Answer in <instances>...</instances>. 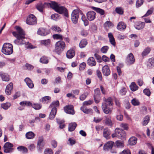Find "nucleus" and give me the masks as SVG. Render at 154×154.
<instances>
[{"mask_svg": "<svg viewBox=\"0 0 154 154\" xmlns=\"http://www.w3.org/2000/svg\"><path fill=\"white\" fill-rule=\"evenodd\" d=\"M16 29L17 32H12L13 35L17 38V39L14 41V42L17 45L26 44L29 43V42H26L24 40L25 33L23 29L18 26H16Z\"/></svg>", "mask_w": 154, "mask_h": 154, "instance_id": "nucleus-1", "label": "nucleus"}, {"mask_svg": "<svg viewBox=\"0 0 154 154\" xmlns=\"http://www.w3.org/2000/svg\"><path fill=\"white\" fill-rule=\"evenodd\" d=\"M2 52L6 55H10L13 52V48L12 44L6 43L4 44L2 50Z\"/></svg>", "mask_w": 154, "mask_h": 154, "instance_id": "nucleus-2", "label": "nucleus"}, {"mask_svg": "<svg viewBox=\"0 0 154 154\" xmlns=\"http://www.w3.org/2000/svg\"><path fill=\"white\" fill-rule=\"evenodd\" d=\"M126 136L125 132L122 129L116 128L115 130V133L112 135V137H117L120 139L125 138Z\"/></svg>", "mask_w": 154, "mask_h": 154, "instance_id": "nucleus-3", "label": "nucleus"}, {"mask_svg": "<svg viewBox=\"0 0 154 154\" xmlns=\"http://www.w3.org/2000/svg\"><path fill=\"white\" fill-rule=\"evenodd\" d=\"M79 14L81 15L83 14L82 11L78 8L74 10L72 13L71 20L72 22L75 24H76L78 22Z\"/></svg>", "mask_w": 154, "mask_h": 154, "instance_id": "nucleus-4", "label": "nucleus"}, {"mask_svg": "<svg viewBox=\"0 0 154 154\" xmlns=\"http://www.w3.org/2000/svg\"><path fill=\"white\" fill-rule=\"evenodd\" d=\"M65 47L64 42L62 41H58L55 45V50L57 52L60 53L64 50Z\"/></svg>", "mask_w": 154, "mask_h": 154, "instance_id": "nucleus-5", "label": "nucleus"}, {"mask_svg": "<svg viewBox=\"0 0 154 154\" xmlns=\"http://www.w3.org/2000/svg\"><path fill=\"white\" fill-rule=\"evenodd\" d=\"M26 23L30 25L36 24L37 20L36 17L33 14H31L29 15L27 17Z\"/></svg>", "mask_w": 154, "mask_h": 154, "instance_id": "nucleus-6", "label": "nucleus"}, {"mask_svg": "<svg viewBox=\"0 0 154 154\" xmlns=\"http://www.w3.org/2000/svg\"><path fill=\"white\" fill-rule=\"evenodd\" d=\"M13 146V145L10 143H6L4 146V148L5 149L4 152L6 153L12 152L14 150Z\"/></svg>", "mask_w": 154, "mask_h": 154, "instance_id": "nucleus-7", "label": "nucleus"}, {"mask_svg": "<svg viewBox=\"0 0 154 154\" xmlns=\"http://www.w3.org/2000/svg\"><path fill=\"white\" fill-rule=\"evenodd\" d=\"M64 109L65 112L67 114L72 115L75 114V112L74 109V106L72 105H66L64 107Z\"/></svg>", "mask_w": 154, "mask_h": 154, "instance_id": "nucleus-8", "label": "nucleus"}, {"mask_svg": "<svg viewBox=\"0 0 154 154\" xmlns=\"http://www.w3.org/2000/svg\"><path fill=\"white\" fill-rule=\"evenodd\" d=\"M107 105L106 103H102V108L103 112L105 114H111L112 110V107H110Z\"/></svg>", "mask_w": 154, "mask_h": 154, "instance_id": "nucleus-9", "label": "nucleus"}, {"mask_svg": "<svg viewBox=\"0 0 154 154\" xmlns=\"http://www.w3.org/2000/svg\"><path fill=\"white\" fill-rule=\"evenodd\" d=\"M49 33V31L46 28L41 27L38 29L37 33L42 36H45Z\"/></svg>", "mask_w": 154, "mask_h": 154, "instance_id": "nucleus-10", "label": "nucleus"}, {"mask_svg": "<svg viewBox=\"0 0 154 154\" xmlns=\"http://www.w3.org/2000/svg\"><path fill=\"white\" fill-rule=\"evenodd\" d=\"M96 14L95 12L93 11H88L86 14L87 17L89 21H92L94 20L96 17Z\"/></svg>", "mask_w": 154, "mask_h": 154, "instance_id": "nucleus-11", "label": "nucleus"}, {"mask_svg": "<svg viewBox=\"0 0 154 154\" xmlns=\"http://www.w3.org/2000/svg\"><path fill=\"white\" fill-rule=\"evenodd\" d=\"M13 89V84L12 82H10L6 86L5 90L6 94L8 95H11Z\"/></svg>", "mask_w": 154, "mask_h": 154, "instance_id": "nucleus-12", "label": "nucleus"}, {"mask_svg": "<svg viewBox=\"0 0 154 154\" xmlns=\"http://www.w3.org/2000/svg\"><path fill=\"white\" fill-rule=\"evenodd\" d=\"M0 76L3 81L8 82L10 80L9 75L7 73H4L2 72H0Z\"/></svg>", "mask_w": 154, "mask_h": 154, "instance_id": "nucleus-13", "label": "nucleus"}, {"mask_svg": "<svg viewBox=\"0 0 154 154\" xmlns=\"http://www.w3.org/2000/svg\"><path fill=\"white\" fill-rule=\"evenodd\" d=\"M103 100L104 102L103 103H106L107 105L109 106H113V100L112 97H109L107 98L104 97L103 98Z\"/></svg>", "mask_w": 154, "mask_h": 154, "instance_id": "nucleus-14", "label": "nucleus"}, {"mask_svg": "<svg viewBox=\"0 0 154 154\" xmlns=\"http://www.w3.org/2000/svg\"><path fill=\"white\" fill-rule=\"evenodd\" d=\"M102 72L103 74L106 76H108L109 75L110 73V71L108 66L105 65L103 67L102 69Z\"/></svg>", "mask_w": 154, "mask_h": 154, "instance_id": "nucleus-15", "label": "nucleus"}, {"mask_svg": "<svg viewBox=\"0 0 154 154\" xmlns=\"http://www.w3.org/2000/svg\"><path fill=\"white\" fill-rule=\"evenodd\" d=\"M114 143L112 141H110L106 143L104 146V149L108 150L111 149Z\"/></svg>", "mask_w": 154, "mask_h": 154, "instance_id": "nucleus-16", "label": "nucleus"}, {"mask_svg": "<svg viewBox=\"0 0 154 154\" xmlns=\"http://www.w3.org/2000/svg\"><path fill=\"white\" fill-rule=\"evenodd\" d=\"M106 120L105 123L107 125L112 127L113 126V123L111 120V117L110 116H107L105 117Z\"/></svg>", "mask_w": 154, "mask_h": 154, "instance_id": "nucleus-17", "label": "nucleus"}, {"mask_svg": "<svg viewBox=\"0 0 154 154\" xmlns=\"http://www.w3.org/2000/svg\"><path fill=\"white\" fill-rule=\"evenodd\" d=\"M126 27V25L123 22H119L117 26V28L119 30H125Z\"/></svg>", "mask_w": 154, "mask_h": 154, "instance_id": "nucleus-18", "label": "nucleus"}, {"mask_svg": "<svg viewBox=\"0 0 154 154\" xmlns=\"http://www.w3.org/2000/svg\"><path fill=\"white\" fill-rule=\"evenodd\" d=\"M80 109L83 112L86 114L92 113L93 110L91 109H87L86 106L83 105L81 107Z\"/></svg>", "mask_w": 154, "mask_h": 154, "instance_id": "nucleus-19", "label": "nucleus"}, {"mask_svg": "<svg viewBox=\"0 0 154 154\" xmlns=\"http://www.w3.org/2000/svg\"><path fill=\"white\" fill-rule=\"evenodd\" d=\"M24 81L30 88H33L34 84L32 81L29 78H26L25 79Z\"/></svg>", "mask_w": 154, "mask_h": 154, "instance_id": "nucleus-20", "label": "nucleus"}, {"mask_svg": "<svg viewBox=\"0 0 154 154\" xmlns=\"http://www.w3.org/2000/svg\"><path fill=\"white\" fill-rule=\"evenodd\" d=\"M51 101V98L49 96H46L42 98L41 101L43 103L47 104Z\"/></svg>", "mask_w": 154, "mask_h": 154, "instance_id": "nucleus-21", "label": "nucleus"}, {"mask_svg": "<svg viewBox=\"0 0 154 154\" xmlns=\"http://www.w3.org/2000/svg\"><path fill=\"white\" fill-rule=\"evenodd\" d=\"M108 36L110 43L113 46H115L116 45V42L112 33L111 32L108 33Z\"/></svg>", "mask_w": 154, "mask_h": 154, "instance_id": "nucleus-22", "label": "nucleus"}, {"mask_svg": "<svg viewBox=\"0 0 154 154\" xmlns=\"http://www.w3.org/2000/svg\"><path fill=\"white\" fill-rule=\"evenodd\" d=\"M35 136V134L32 131H29L26 133L25 135L26 138L28 139H33Z\"/></svg>", "mask_w": 154, "mask_h": 154, "instance_id": "nucleus-23", "label": "nucleus"}, {"mask_svg": "<svg viewBox=\"0 0 154 154\" xmlns=\"http://www.w3.org/2000/svg\"><path fill=\"white\" fill-rule=\"evenodd\" d=\"M91 8L92 10L95 11L101 15H103L104 14V11L101 9L93 6L91 7Z\"/></svg>", "mask_w": 154, "mask_h": 154, "instance_id": "nucleus-24", "label": "nucleus"}, {"mask_svg": "<svg viewBox=\"0 0 154 154\" xmlns=\"http://www.w3.org/2000/svg\"><path fill=\"white\" fill-rule=\"evenodd\" d=\"M67 11V9L64 7L60 6L59 5L57 8V10H56V11L59 14H62L66 12Z\"/></svg>", "mask_w": 154, "mask_h": 154, "instance_id": "nucleus-25", "label": "nucleus"}, {"mask_svg": "<svg viewBox=\"0 0 154 154\" xmlns=\"http://www.w3.org/2000/svg\"><path fill=\"white\" fill-rule=\"evenodd\" d=\"M75 54V51L73 49H70L66 53L67 58H73Z\"/></svg>", "mask_w": 154, "mask_h": 154, "instance_id": "nucleus-26", "label": "nucleus"}, {"mask_svg": "<svg viewBox=\"0 0 154 154\" xmlns=\"http://www.w3.org/2000/svg\"><path fill=\"white\" fill-rule=\"evenodd\" d=\"M59 102L58 100L53 101L50 105L49 108L52 109H57V107L59 106Z\"/></svg>", "mask_w": 154, "mask_h": 154, "instance_id": "nucleus-27", "label": "nucleus"}, {"mask_svg": "<svg viewBox=\"0 0 154 154\" xmlns=\"http://www.w3.org/2000/svg\"><path fill=\"white\" fill-rule=\"evenodd\" d=\"M51 7L55 11L57 10V8L59 5L55 2H51L49 3Z\"/></svg>", "mask_w": 154, "mask_h": 154, "instance_id": "nucleus-28", "label": "nucleus"}, {"mask_svg": "<svg viewBox=\"0 0 154 154\" xmlns=\"http://www.w3.org/2000/svg\"><path fill=\"white\" fill-rule=\"evenodd\" d=\"M19 104L21 106H23L24 107L25 106H31L32 105V103L29 101H24L20 102Z\"/></svg>", "mask_w": 154, "mask_h": 154, "instance_id": "nucleus-29", "label": "nucleus"}, {"mask_svg": "<svg viewBox=\"0 0 154 154\" xmlns=\"http://www.w3.org/2000/svg\"><path fill=\"white\" fill-rule=\"evenodd\" d=\"M77 125V124L75 122L70 123L69 125V131H73Z\"/></svg>", "mask_w": 154, "mask_h": 154, "instance_id": "nucleus-30", "label": "nucleus"}, {"mask_svg": "<svg viewBox=\"0 0 154 154\" xmlns=\"http://www.w3.org/2000/svg\"><path fill=\"white\" fill-rule=\"evenodd\" d=\"M87 61L88 64L90 66H95L96 65V62L94 58H88Z\"/></svg>", "mask_w": 154, "mask_h": 154, "instance_id": "nucleus-31", "label": "nucleus"}, {"mask_svg": "<svg viewBox=\"0 0 154 154\" xmlns=\"http://www.w3.org/2000/svg\"><path fill=\"white\" fill-rule=\"evenodd\" d=\"M57 112V109H52L49 116L50 119H52L54 118Z\"/></svg>", "mask_w": 154, "mask_h": 154, "instance_id": "nucleus-32", "label": "nucleus"}, {"mask_svg": "<svg viewBox=\"0 0 154 154\" xmlns=\"http://www.w3.org/2000/svg\"><path fill=\"white\" fill-rule=\"evenodd\" d=\"M115 146L117 148H121L124 146V142L120 140L116 141L115 142Z\"/></svg>", "mask_w": 154, "mask_h": 154, "instance_id": "nucleus-33", "label": "nucleus"}, {"mask_svg": "<svg viewBox=\"0 0 154 154\" xmlns=\"http://www.w3.org/2000/svg\"><path fill=\"white\" fill-rule=\"evenodd\" d=\"M149 116L148 115L146 116L143 119V122H142V125L144 126L146 125L149 122Z\"/></svg>", "mask_w": 154, "mask_h": 154, "instance_id": "nucleus-34", "label": "nucleus"}, {"mask_svg": "<svg viewBox=\"0 0 154 154\" xmlns=\"http://www.w3.org/2000/svg\"><path fill=\"white\" fill-rule=\"evenodd\" d=\"M137 138L134 137H131L129 140V143L131 145H135L137 143Z\"/></svg>", "mask_w": 154, "mask_h": 154, "instance_id": "nucleus-35", "label": "nucleus"}, {"mask_svg": "<svg viewBox=\"0 0 154 154\" xmlns=\"http://www.w3.org/2000/svg\"><path fill=\"white\" fill-rule=\"evenodd\" d=\"M131 90L133 91H134L138 90V87L136 85L134 82H133L130 86Z\"/></svg>", "mask_w": 154, "mask_h": 154, "instance_id": "nucleus-36", "label": "nucleus"}, {"mask_svg": "<svg viewBox=\"0 0 154 154\" xmlns=\"http://www.w3.org/2000/svg\"><path fill=\"white\" fill-rule=\"evenodd\" d=\"M31 106L35 109L37 110L40 109L42 107V105L38 103H32V105Z\"/></svg>", "mask_w": 154, "mask_h": 154, "instance_id": "nucleus-37", "label": "nucleus"}, {"mask_svg": "<svg viewBox=\"0 0 154 154\" xmlns=\"http://www.w3.org/2000/svg\"><path fill=\"white\" fill-rule=\"evenodd\" d=\"M87 44V40L85 39H83L80 41L79 46L80 48H83L85 47Z\"/></svg>", "mask_w": 154, "mask_h": 154, "instance_id": "nucleus-38", "label": "nucleus"}, {"mask_svg": "<svg viewBox=\"0 0 154 154\" xmlns=\"http://www.w3.org/2000/svg\"><path fill=\"white\" fill-rule=\"evenodd\" d=\"M151 51V49L149 47H147L146 48L143 52L142 53V55L143 57H144L147 55Z\"/></svg>", "mask_w": 154, "mask_h": 154, "instance_id": "nucleus-39", "label": "nucleus"}, {"mask_svg": "<svg viewBox=\"0 0 154 154\" xmlns=\"http://www.w3.org/2000/svg\"><path fill=\"white\" fill-rule=\"evenodd\" d=\"M145 26V23L143 22H142L138 24L135 26V28L138 30H140L143 29Z\"/></svg>", "mask_w": 154, "mask_h": 154, "instance_id": "nucleus-40", "label": "nucleus"}, {"mask_svg": "<svg viewBox=\"0 0 154 154\" xmlns=\"http://www.w3.org/2000/svg\"><path fill=\"white\" fill-rule=\"evenodd\" d=\"M110 134V132L109 130L107 128L104 129L103 131V136L107 138Z\"/></svg>", "mask_w": 154, "mask_h": 154, "instance_id": "nucleus-41", "label": "nucleus"}, {"mask_svg": "<svg viewBox=\"0 0 154 154\" xmlns=\"http://www.w3.org/2000/svg\"><path fill=\"white\" fill-rule=\"evenodd\" d=\"M17 149L23 153H26L28 152L27 148L23 146H19L17 148Z\"/></svg>", "mask_w": 154, "mask_h": 154, "instance_id": "nucleus-42", "label": "nucleus"}, {"mask_svg": "<svg viewBox=\"0 0 154 154\" xmlns=\"http://www.w3.org/2000/svg\"><path fill=\"white\" fill-rule=\"evenodd\" d=\"M11 106V104L10 103L6 102L5 103L2 104L1 107L2 108L5 109H7L9 108Z\"/></svg>", "mask_w": 154, "mask_h": 154, "instance_id": "nucleus-43", "label": "nucleus"}, {"mask_svg": "<svg viewBox=\"0 0 154 154\" xmlns=\"http://www.w3.org/2000/svg\"><path fill=\"white\" fill-rule=\"evenodd\" d=\"M100 90L102 94H106L108 92L107 88L104 87L103 85H101L100 86Z\"/></svg>", "mask_w": 154, "mask_h": 154, "instance_id": "nucleus-44", "label": "nucleus"}, {"mask_svg": "<svg viewBox=\"0 0 154 154\" xmlns=\"http://www.w3.org/2000/svg\"><path fill=\"white\" fill-rule=\"evenodd\" d=\"M132 104L134 106H139L140 104V103L139 100L136 98L133 99L131 101Z\"/></svg>", "mask_w": 154, "mask_h": 154, "instance_id": "nucleus-45", "label": "nucleus"}, {"mask_svg": "<svg viewBox=\"0 0 154 154\" xmlns=\"http://www.w3.org/2000/svg\"><path fill=\"white\" fill-rule=\"evenodd\" d=\"M53 37L54 39L62 40L63 39V36L60 34H55L53 35Z\"/></svg>", "mask_w": 154, "mask_h": 154, "instance_id": "nucleus-46", "label": "nucleus"}, {"mask_svg": "<svg viewBox=\"0 0 154 154\" xmlns=\"http://www.w3.org/2000/svg\"><path fill=\"white\" fill-rule=\"evenodd\" d=\"M101 95H94V97L95 102L96 103H98L101 99Z\"/></svg>", "mask_w": 154, "mask_h": 154, "instance_id": "nucleus-47", "label": "nucleus"}, {"mask_svg": "<svg viewBox=\"0 0 154 154\" xmlns=\"http://www.w3.org/2000/svg\"><path fill=\"white\" fill-rule=\"evenodd\" d=\"M147 65L149 67L154 66V58H149L147 62Z\"/></svg>", "mask_w": 154, "mask_h": 154, "instance_id": "nucleus-48", "label": "nucleus"}, {"mask_svg": "<svg viewBox=\"0 0 154 154\" xmlns=\"http://www.w3.org/2000/svg\"><path fill=\"white\" fill-rule=\"evenodd\" d=\"M116 12L120 14H122L123 13V10L121 7H117L116 8Z\"/></svg>", "mask_w": 154, "mask_h": 154, "instance_id": "nucleus-49", "label": "nucleus"}, {"mask_svg": "<svg viewBox=\"0 0 154 154\" xmlns=\"http://www.w3.org/2000/svg\"><path fill=\"white\" fill-rule=\"evenodd\" d=\"M51 29L54 31L58 32H60L61 31L60 28L56 26H53L51 27Z\"/></svg>", "mask_w": 154, "mask_h": 154, "instance_id": "nucleus-50", "label": "nucleus"}, {"mask_svg": "<svg viewBox=\"0 0 154 154\" xmlns=\"http://www.w3.org/2000/svg\"><path fill=\"white\" fill-rule=\"evenodd\" d=\"M36 8L40 12H42L44 8V5L41 4H38L36 6Z\"/></svg>", "mask_w": 154, "mask_h": 154, "instance_id": "nucleus-51", "label": "nucleus"}, {"mask_svg": "<svg viewBox=\"0 0 154 154\" xmlns=\"http://www.w3.org/2000/svg\"><path fill=\"white\" fill-rule=\"evenodd\" d=\"M127 63L128 65H130L131 64L134 63L135 61L134 58H127Z\"/></svg>", "mask_w": 154, "mask_h": 154, "instance_id": "nucleus-52", "label": "nucleus"}, {"mask_svg": "<svg viewBox=\"0 0 154 154\" xmlns=\"http://www.w3.org/2000/svg\"><path fill=\"white\" fill-rule=\"evenodd\" d=\"M93 103V101L92 100H89L87 101L84 102L83 103V105L86 106H89L92 104Z\"/></svg>", "mask_w": 154, "mask_h": 154, "instance_id": "nucleus-53", "label": "nucleus"}, {"mask_svg": "<svg viewBox=\"0 0 154 154\" xmlns=\"http://www.w3.org/2000/svg\"><path fill=\"white\" fill-rule=\"evenodd\" d=\"M120 126L125 130H128V124L122 123L120 125Z\"/></svg>", "mask_w": 154, "mask_h": 154, "instance_id": "nucleus-54", "label": "nucleus"}, {"mask_svg": "<svg viewBox=\"0 0 154 154\" xmlns=\"http://www.w3.org/2000/svg\"><path fill=\"white\" fill-rule=\"evenodd\" d=\"M59 18V15L57 14H53L51 16V19L54 20H56Z\"/></svg>", "mask_w": 154, "mask_h": 154, "instance_id": "nucleus-55", "label": "nucleus"}, {"mask_svg": "<svg viewBox=\"0 0 154 154\" xmlns=\"http://www.w3.org/2000/svg\"><path fill=\"white\" fill-rule=\"evenodd\" d=\"M97 75L100 81H101L103 79L102 74L100 71L98 70H97Z\"/></svg>", "mask_w": 154, "mask_h": 154, "instance_id": "nucleus-56", "label": "nucleus"}, {"mask_svg": "<svg viewBox=\"0 0 154 154\" xmlns=\"http://www.w3.org/2000/svg\"><path fill=\"white\" fill-rule=\"evenodd\" d=\"M143 2V0H137L136 2V6L139 7L142 5Z\"/></svg>", "mask_w": 154, "mask_h": 154, "instance_id": "nucleus-57", "label": "nucleus"}, {"mask_svg": "<svg viewBox=\"0 0 154 154\" xmlns=\"http://www.w3.org/2000/svg\"><path fill=\"white\" fill-rule=\"evenodd\" d=\"M86 66V63L84 62H83L80 65L79 69L80 70H83L85 69Z\"/></svg>", "mask_w": 154, "mask_h": 154, "instance_id": "nucleus-58", "label": "nucleus"}, {"mask_svg": "<svg viewBox=\"0 0 154 154\" xmlns=\"http://www.w3.org/2000/svg\"><path fill=\"white\" fill-rule=\"evenodd\" d=\"M53 152L51 149H46L45 151V154H53Z\"/></svg>", "mask_w": 154, "mask_h": 154, "instance_id": "nucleus-59", "label": "nucleus"}, {"mask_svg": "<svg viewBox=\"0 0 154 154\" xmlns=\"http://www.w3.org/2000/svg\"><path fill=\"white\" fill-rule=\"evenodd\" d=\"M109 49L108 46H105L103 47L101 49V51L103 53H106Z\"/></svg>", "mask_w": 154, "mask_h": 154, "instance_id": "nucleus-60", "label": "nucleus"}, {"mask_svg": "<svg viewBox=\"0 0 154 154\" xmlns=\"http://www.w3.org/2000/svg\"><path fill=\"white\" fill-rule=\"evenodd\" d=\"M62 82L61 78L60 77H56L55 79V81L54 82V84H58Z\"/></svg>", "mask_w": 154, "mask_h": 154, "instance_id": "nucleus-61", "label": "nucleus"}, {"mask_svg": "<svg viewBox=\"0 0 154 154\" xmlns=\"http://www.w3.org/2000/svg\"><path fill=\"white\" fill-rule=\"evenodd\" d=\"M104 26L105 27H112L113 26V24L110 21H107L104 23Z\"/></svg>", "mask_w": 154, "mask_h": 154, "instance_id": "nucleus-62", "label": "nucleus"}, {"mask_svg": "<svg viewBox=\"0 0 154 154\" xmlns=\"http://www.w3.org/2000/svg\"><path fill=\"white\" fill-rule=\"evenodd\" d=\"M50 42L49 39L41 41V44L45 45H47L49 44Z\"/></svg>", "mask_w": 154, "mask_h": 154, "instance_id": "nucleus-63", "label": "nucleus"}, {"mask_svg": "<svg viewBox=\"0 0 154 154\" xmlns=\"http://www.w3.org/2000/svg\"><path fill=\"white\" fill-rule=\"evenodd\" d=\"M120 154H131L130 150L129 149H125Z\"/></svg>", "mask_w": 154, "mask_h": 154, "instance_id": "nucleus-64", "label": "nucleus"}]
</instances>
